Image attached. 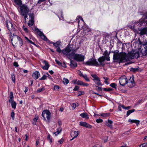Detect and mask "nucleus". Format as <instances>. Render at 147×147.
I'll list each match as a JSON object with an SVG mask.
<instances>
[{
  "label": "nucleus",
  "mask_w": 147,
  "mask_h": 147,
  "mask_svg": "<svg viewBox=\"0 0 147 147\" xmlns=\"http://www.w3.org/2000/svg\"><path fill=\"white\" fill-rule=\"evenodd\" d=\"M76 50L71 47H68L65 51H63V53L68 58L73 57V59L77 61L81 62L84 60V56L81 54H75Z\"/></svg>",
  "instance_id": "nucleus-1"
},
{
  "label": "nucleus",
  "mask_w": 147,
  "mask_h": 147,
  "mask_svg": "<svg viewBox=\"0 0 147 147\" xmlns=\"http://www.w3.org/2000/svg\"><path fill=\"white\" fill-rule=\"evenodd\" d=\"M119 51L116 50L112 52L114 53L113 57V61L115 62L120 63H123L127 61V54L125 53H119Z\"/></svg>",
  "instance_id": "nucleus-2"
},
{
  "label": "nucleus",
  "mask_w": 147,
  "mask_h": 147,
  "mask_svg": "<svg viewBox=\"0 0 147 147\" xmlns=\"http://www.w3.org/2000/svg\"><path fill=\"white\" fill-rule=\"evenodd\" d=\"M6 23V27L8 30L10 31V38L12 42L13 39V37L16 34V30L15 28L13 27V24L9 20H7Z\"/></svg>",
  "instance_id": "nucleus-3"
},
{
  "label": "nucleus",
  "mask_w": 147,
  "mask_h": 147,
  "mask_svg": "<svg viewBox=\"0 0 147 147\" xmlns=\"http://www.w3.org/2000/svg\"><path fill=\"white\" fill-rule=\"evenodd\" d=\"M18 11L20 15L28 14L30 10L28 6L25 5L23 4L20 6L18 7Z\"/></svg>",
  "instance_id": "nucleus-4"
},
{
  "label": "nucleus",
  "mask_w": 147,
  "mask_h": 147,
  "mask_svg": "<svg viewBox=\"0 0 147 147\" xmlns=\"http://www.w3.org/2000/svg\"><path fill=\"white\" fill-rule=\"evenodd\" d=\"M85 65L89 66H98L99 64L96 61V60L93 58H91L89 59L88 61L85 63Z\"/></svg>",
  "instance_id": "nucleus-5"
},
{
  "label": "nucleus",
  "mask_w": 147,
  "mask_h": 147,
  "mask_svg": "<svg viewBox=\"0 0 147 147\" xmlns=\"http://www.w3.org/2000/svg\"><path fill=\"white\" fill-rule=\"evenodd\" d=\"M146 23L147 25V12L144 14L142 18L140 19L138 22H135V24L140 25V26L142 25L143 23Z\"/></svg>",
  "instance_id": "nucleus-6"
},
{
  "label": "nucleus",
  "mask_w": 147,
  "mask_h": 147,
  "mask_svg": "<svg viewBox=\"0 0 147 147\" xmlns=\"http://www.w3.org/2000/svg\"><path fill=\"white\" fill-rule=\"evenodd\" d=\"M128 81L126 76L125 75L121 76L119 79V84L122 86H124L127 84Z\"/></svg>",
  "instance_id": "nucleus-7"
},
{
  "label": "nucleus",
  "mask_w": 147,
  "mask_h": 147,
  "mask_svg": "<svg viewBox=\"0 0 147 147\" xmlns=\"http://www.w3.org/2000/svg\"><path fill=\"white\" fill-rule=\"evenodd\" d=\"M42 115L45 120H46V118H47L48 120H50L51 117V113L48 110H44L42 112Z\"/></svg>",
  "instance_id": "nucleus-8"
},
{
  "label": "nucleus",
  "mask_w": 147,
  "mask_h": 147,
  "mask_svg": "<svg viewBox=\"0 0 147 147\" xmlns=\"http://www.w3.org/2000/svg\"><path fill=\"white\" fill-rule=\"evenodd\" d=\"M91 76L93 78V80L95 83L98 86H102L100 78L96 75L95 74H91Z\"/></svg>",
  "instance_id": "nucleus-9"
},
{
  "label": "nucleus",
  "mask_w": 147,
  "mask_h": 147,
  "mask_svg": "<svg viewBox=\"0 0 147 147\" xmlns=\"http://www.w3.org/2000/svg\"><path fill=\"white\" fill-rule=\"evenodd\" d=\"M34 30L36 31L37 34L39 35L42 39L45 41L47 40V37L44 34L43 32L40 31L38 28H35Z\"/></svg>",
  "instance_id": "nucleus-10"
},
{
  "label": "nucleus",
  "mask_w": 147,
  "mask_h": 147,
  "mask_svg": "<svg viewBox=\"0 0 147 147\" xmlns=\"http://www.w3.org/2000/svg\"><path fill=\"white\" fill-rule=\"evenodd\" d=\"M34 30L36 31L37 34L39 35L42 39L45 41L47 40V37L44 34L43 32L40 31L38 28H35Z\"/></svg>",
  "instance_id": "nucleus-11"
},
{
  "label": "nucleus",
  "mask_w": 147,
  "mask_h": 147,
  "mask_svg": "<svg viewBox=\"0 0 147 147\" xmlns=\"http://www.w3.org/2000/svg\"><path fill=\"white\" fill-rule=\"evenodd\" d=\"M142 45L144 48L141 51V53L143 56H145L147 55V41L145 42Z\"/></svg>",
  "instance_id": "nucleus-12"
},
{
  "label": "nucleus",
  "mask_w": 147,
  "mask_h": 147,
  "mask_svg": "<svg viewBox=\"0 0 147 147\" xmlns=\"http://www.w3.org/2000/svg\"><path fill=\"white\" fill-rule=\"evenodd\" d=\"M135 50H132L129 52L127 54V61L129 60V59H134L135 58L134 52Z\"/></svg>",
  "instance_id": "nucleus-13"
},
{
  "label": "nucleus",
  "mask_w": 147,
  "mask_h": 147,
  "mask_svg": "<svg viewBox=\"0 0 147 147\" xmlns=\"http://www.w3.org/2000/svg\"><path fill=\"white\" fill-rule=\"evenodd\" d=\"M74 84H77L78 85L83 86H88L89 85V84L86 83L84 82L78 80V81H77V80H75L74 82Z\"/></svg>",
  "instance_id": "nucleus-14"
},
{
  "label": "nucleus",
  "mask_w": 147,
  "mask_h": 147,
  "mask_svg": "<svg viewBox=\"0 0 147 147\" xmlns=\"http://www.w3.org/2000/svg\"><path fill=\"white\" fill-rule=\"evenodd\" d=\"M78 131L72 130L71 131L70 134L73 138L70 140L71 141L73 140L74 138H76L78 135Z\"/></svg>",
  "instance_id": "nucleus-15"
},
{
  "label": "nucleus",
  "mask_w": 147,
  "mask_h": 147,
  "mask_svg": "<svg viewBox=\"0 0 147 147\" xmlns=\"http://www.w3.org/2000/svg\"><path fill=\"white\" fill-rule=\"evenodd\" d=\"M80 125L82 126L86 127L88 128H91L92 126L86 122L81 121L80 123Z\"/></svg>",
  "instance_id": "nucleus-16"
},
{
  "label": "nucleus",
  "mask_w": 147,
  "mask_h": 147,
  "mask_svg": "<svg viewBox=\"0 0 147 147\" xmlns=\"http://www.w3.org/2000/svg\"><path fill=\"white\" fill-rule=\"evenodd\" d=\"M106 59L104 56H102L101 57L99 58L98 59V61L100 63V65H101L103 66H104L105 64L104 62L105 61Z\"/></svg>",
  "instance_id": "nucleus-17"
},
{
  "label": "nucleus",
  "mask_w": 147,
  "mask_h": 147,
  "mask_svg": "<svg viewBox=\"0 0 147 147\" xmlns=\"http://www.w3.org/2000/svg\"><path fill=\"white\" fill-rule=\"evenodd\" d=\"M139 31H140L139 33L140 35L142 36L146 34L147 33V28L145 27L143 29H141Z\"/></svg>",
  "instance_id": "nucleus-18"
},
{
  "label": "nucleus",
  "mask_w": 147,
  "mask_h": 147,
  "mask_svg": "<svg viewBox=\"0 0 147 147\" xmlns=\"http://www.w3.org/2000/svg\"><path fill=\"white\" fill-rule=\"evenodd\" d=\"M40 76L39 72L38 71H36L34 72L32 75V77L35 80H36Z\"/></svg>",
  "instance_id": "nucleus-19"
},
{
  "label": "nucleus",
  "mask_w": 147,
  "mask_h": 147,
  "mask_svg": "<svg viewBox=\"0 0 147 147\" xmlns=\"http://www.w3.org/2000/svg\"><path fill=\"white\" fill-rule=\"evenodd\" d=\"M103 55H104V57H105V58L107 61H110L109 54L108 53L107 50H105V51L104 53H103Z\"/></svg>",
  "instance_id": "nucleus-20"
},
{
  "label": "nucleus",
  "mask_w": 147,
  "mask_h": 147,
  "mask_svg": "<svg viewBox=\"0 0 147 147\" xmlns=\"http://www.w3.org/2000/svg\"><path fill=\"white\" fill-rule=\"evenodd\" d=\"M43 62L45 64V65L42 66V68L44 70H48L49 66L48 62L45 60Z\"/></svg>",
  "instance_id": "nucleus-21"
},
{
  "label": "nucleus",
  "mask_w": 147,
  "mask_h": 147,
  "mask_svg": "<svg viewBox=\"0 0 147 147\" xmlns=\"http://www.w3.org/2000/svg\"><path fill=\"white\" fill-rule=\"evenodd\" d=\"M128 121L132 123H135L137 125L140 124V121L139 120L136 119H129L128 120Z\"/></svg>",
  "instance_id": "nucleus-22"
},
{
  "label": "nucleus",
  "mask_w": 147,
  "mask_h": 147,
  "mask_svg": "<svg viewBox=\"0 0 147 147\" xmlns=\"http://www.w3.org/2000/svg\"><path fill=\"white\" fill-rule=\"evenodd\" d=\"M113 121L111 120H108V121L106 122V125L110 127L111 129H112V125Z\"/></svg>",
  "instance_id": "nucleus-23"
},
{
  "label": "nucleus",
  "mask_w": 147,
  "mask_h": 147,
  "mask_svg": "<svg viewBox=\"0 0 147 147\" xmlns=\"http://www.w3.org/2000/svg\"><path fill=\"white\" fill-rule=\"evenodd\" d=\"M57 14L60 20H64V18L63 17V16L62 14V11H61L60 12L58 13H57Z\"/></svg>",
  "instance_id": "nucleus-24"
},
{
  "label": "nucleus",
  "mask_w": 147,
  "mask_h": 147,
  "mask_svg": "<svg viewBox=\"0 0 147 147\" xmlns=\"http://www.w3.org/2000/svg\"><path fill=\"white\" fill-rule=\"evenodd\" d=\"M80 116L83 118H85L86 119H88L89 118L88 114L86 113H84L80 114Z\"/></svg>",
  "instance_id": "nucleus-25"
},
{
  "label": "nucleus",
  "mask_w": 147,
  "mask_h": 147,
  "mask_svg": "<svg viewBox=\"0 0 147 147\" xmlns=\"http://www.w3.org/2000/svg\"><path fill=\"white\" fill-rule=\"evenodd\" d=\"M70 66L71 67L74 68L77 66V64L74 61L70 59Z\"/></svg>",
  "instance_id": "nucleus-26"
},
{
  "label": "nucleus",
  "mask_w": 147,
  "mask_h": 147,
  "mask_svg": "<svg viewBox=\"0 0 147 147\" xmlns=\"http://www.w3.org/2000/svg\"><path fill=\"white\" fill-rule=\"evenodd\" d=\"M68 47H70V46H69L68 45L66 47L65 49H63L62 50H61V49H60V47H59L58 48H57V49H56V51L59 53H60L61 52L62 53V54L65 55V54L63 53V51H65L66 50V49Z\"/></svg>",
  "instance_id": "nucleus-27"
},
{
  "label": "nucleus",
  "mask_w": 147,
  "mask_h": 147,
  "mask_svg": "<svg viewBox=\"0 0 147 147\" xmlns=\"http://www.w3.org/2000/svg\"><path fill=\"white\" fill-rule=\"evenodd\" d=\"M14 2L19 5V6L22 5V1L21 0H14Z\"/></svg>",
  "instance_id": "nucleus-28"
},
{
  "label": "nucleus",
  "mask_w": 147,
  "mask_h": 147,
  "mask_svg": "<svg viewBox=\"0 0 147 147\" xmlns=\"http://www.w3.org/2000/svg\"><path fill=\"white\" fill-rule=\"evenodd\" d=\"M128 86L130 88L133 87L135 85V82H128Z\"/></svg>",
  "instance_id": "nucleus-29"
},
{
  "label": "nucleus",
  "mask_w": 147,
  "mask_h": 147,
  "mask_svg": "<svg viewBox=\"0 0 147 147\" xmlns=\"http://www.w3.org/2000/svg\"><path fill=\"white\" fill-rule=\"evenodd\" d=\"M34 20H30L29 21V22L28 23V24L29 26L31 27L34 24Z\"/></svg>",
  "instance_id": "nucleus-30"
},
{
  "label": "nucleus",
  "mask_w": 147,
  "mask_h": 147,
  "mask_svg": "<svg viewBox=\"0 0 147 147\" xmlns=\"http://www.w3.org/2000/svg\"><path fill=\"white\" fill-rule=\"evenodd\" d=\"M15 36L16 37L18 40L21 43V45H23V41L22 38L18 36L15 35V36Z\"/></svg>",
  "instance_id": "nucleus-31"
},
{
  "label": "nucleus",
  "mask_w": 147,
  "mask_h": 147,
  "mask_svg": "<svg viewBox=\"0 0 147 147\" xmlns=\"http://www.w3.org/2000/svg\"><path fill=\"white\" fill-rule=\"evenodd\" d=\"M110 115V113H104L101 114L100 116L104 117H109Z\"/></svg>",
  "instance_id": "nucleus-32"
},
{
  "label": "nucleus",
  "mask_w": 147,
  "mask_h": 147,
  "mask_svg": "<svg viewBox=\"0 0 147 147\" xmlns=\"http://www.w3.org/2000/svg\"><path fill=\"white\" fill-rule=\"evenodd\" d=\"M81 74L82 75V77H83V78L86 81L89 82L90 81V80L88 78V77L87 75L86 74H84V75L83 74Z\"/></svg>",
  "instance_id": "nucleus-33"
},
{
  "label": "nucleus",
  "mask_w": 147,
  "mask_h": 147,
  "mask_svg": "<svg viewBox=\"0 0 147 147\" xmlns=\"http://www.w3.org/2000/svg\"><path fill=\"white\" fill-rule=\"evenodd\" d=\"M103 78L105 80L104 82L107 85L109 84V82L108 81V80L109 79V78L106 77H104Z\"/></svg>",
  "instance_id": "nucleus-34"
},
{
  "label": "nucleus",
  "mask_w": 147,
  "mask_h": 147,
  "mask_svg": "<svg viewBox=\"0 0 147 147\" xmlns=\"http://www.w3.org/2000/svg\"><path fill=\"white\" fill-rule=\"evenodd\" d=\"M135 57L136 58H138L140 57L139 52L138 51H137L135 50L134 52Z\"/></svg>",
  "instance_id": "nucleus-35"
},
{
  "label": "nucleus",
  "mask_w": 147,
  "mask_h": 147,
  "mask_svg": "<svg viewBox=\"0 0 147 147\" xmlns=\"http://www.w3.org/2000/svg\"><path fill=\"white\" fill-rule=\"evenodd\" d=\"M63 82L64 84H67L69 83V81L67 79L64 78H63Z\"/></svg>",
  "instance_id": "nucleus-36"
},
{
  "label": "nucleus",
  "mask_w": 147,
  "mask_h": 147,
  "mask_svg": "<svg viewBox=\"0 0 147 147\" xmlns=\"http://www.w3.org/2000/svg\"><path fill=\"white\" fill-rule=\"evenodd\" d=\"M11 103V106L12 108H13L14 109H15L16 107V106L17 104L16 102L15 101Z\"/></svg>",
  "instance_id": "nucleus-37"
},
{
  "label": "nucleus",
  "mask_w": 147,
  "mask_h": 147,
  "mask_svg": "<svg viewBox=\"0 0 147 147\" xmlns=\"http://www.w3.org/2000/svg\"><path fill=\"white\" fill-rule=\"evenodd\" d=\"M135 111V109H132L128 110L127 113V115L128 116L130 114L134 112Z\"/></svg>",
  "instance_id": "nucleus-38"
},
{
  "label": "nucleus",
  "mask_w": 147,
  "mask_h": 147,
  "mask_svg": "<svg viewBox=\"0 0 147 147\" xmlns=\"http://www.w3.org/2000/svg\"><path fill=\"white\" fill-rule=\"evenodd\" d=\"M53 45L55 47L58 48L60 47V43L59 42H57L55 43H53Z\"/></svg>",
  "instance_id": "nucleus-39"
},
{
  "label": "nucleus",
  "mask_w": 147,
  "mask_h": 147,
  "mask_svg": "<svg viewBox=\"0 0 147 147\" xmlns=\"http://www.w3.org/2000/svg\"><path fill=\"white\" fill-rule=\"evenodd\" d=\"M25 38L26 40H27L28 43L36 45L31 40H29L27 37L25 36Z\"/></svg>",
  "instance_id": "nucleus-40"
},
{
  "label": "nucleus",
  "mask_w": 147,
  "mask_h": 147,
  "mask_svg": "<svg viewBox=\"0 0 147 147\" xmlns=\"http://www.w3.org/2000/svg\"><path fill=\"white\" fill-rule=\"evenodd\" d=\"M45 90V88L44 87H42L41 88H40L38 89V90H37V93H39Z\"/></svg>",
  "instance_id": "nucleus-41"
},
{
  "label": "nucleus",
  "mask_w": 147,
  "mask_h": 147,
  "mask_svg": "<svg viewBox=\"0 0 147 147\" xmlns=\"http://www.w3.org/2000/svg\"><path fill=\"white\" fill-rule=\"evenodd\" d=\"M30 20H34V14L33 13H30L28 14Z\"/></svg>",
  "instance_id": "nucleus-42"
},
{
  "label": "nucleus",
  "mask_w": 147,
  "mask_h": 147,
  "mask_svg": "<svg viewBox=\"0 0 147 147\" xmlns=\"http://www.w3.org/2000/svg\"><path fill=\"white\" fill-rule=\"evenodd\" d=\"M28 14H26L21 15L22 16L24 17L25 23H26V18H27Z\"/></svg>",
  "instance_id": "nucleus-43"
},
{
  "label": "nucleus",
  "mask_w": 147,
  "mask_h": 147,
  "mask_svg": "<svg viewBox=\"0 0 147 147\" xmlns=\"http://www.w3.org/2000/svg\"><path fill=\"white\" fill-rule=\"evenodd\" d=\"M110 86H111V87L115 88V89H116V87L117 86V85L114 83H111L110 85Z\"/></svg>",
  "instance_id": "nucleus-44"
},
{
  "label": "nucleus",
  "mask_w": 147,
  "mask_h": 147,
  "mask_svg": "<svg viewBox=\"0 0 147 147\" xmlns=\"http://www.w3.org/2000/svg\"><path fill=\"white\" fill-rule=\"evenodd\" d=\"M84 31L86 32H89L91 31V29L87 27L84 29Z\"/></svg>",
  "instance_id": "nucleus-45"
},
{
  "label": "nucleus",
  "mask_w": 147,
  "mask_h": 147,
  "mask_svg": "<svg viewBox=\"0 0 147 147\" xmlns=\"http://www.w3.org/2000/svg\"><path fill=\"white\" fill-rule=\"evenodd\" d=\"M11 80L12 82L15 83V75L13 74H12L11 75Z\"/></svg>",
  "instance_id": "nucleus-46"
},
{
  "label": "nucleus",
  "mask_w": 147,
  "mask_h": 147,
  "mask_svg": "<svg viewBox=\"0 0 147 147\" xmlns=\"http://www.w3.org/2000/svg\"><path fill=\"white\" fill-rule=\"evenodd\" d=\"M121 107L124 109H126V110H128V109H130L131 108V107L130 106H128L127 107H125L124 105H122L121 106Z\"/></svg>",
  "instance_id": "nucleus-47"
},
{
  "label": "nucleus",
  "mask_w": 147,
  "mask_h": 147,
  "mask_svg": "<svg viewBox=\"0 0 147 147\" xmlns=\"http://www.w3.org/2000/svg\"><path fill=\"white\" fill-rule=\"evenodd\" d=\"M22 28L25 32L28 33L29 31L27 27H25L24 25H23Z\"/></svg>",
  "instance_id": "nucleus-48"
},
{
  "label": "nucleus",
  "mask_w": 147,
  "mask_h": 147,
  "mask_svg": "<svg viewBox=\"0 0 147 147\" xmlns=\"http://www.w3.org/2000/svg\"><path fill=\"white\" fill-rule=\"evenodd\" d=\"M128 82H134V78L133 77V76H132V77H131L130 79L128 81Z\"/></svg>",
  "instance_id": "nucleus-49"
},
{
  "label": "nucleus",
  "mask_w": 147,
  "mask_h": 147,
  "mask_svg": "<svg viewBox=\"0 0 147 147\" xmlns=\"http://www.w3.org/2000/svg\"><path fill=\"white\" fill-rule=\"evenodd\" d=\"M38 115H35V117L33 119V121L35 123L36 122L37 120H38Z\"/></svg>",
  "instance_id": "nucleus-50"
},
{
  "label": "nucleus",
  "mask_w": 147,
  "mask_h": 147,
  "mask_svg": "<svg viewBox=\"0 0 147 147\" xmlns=\"http://www.w3.org/2000/svg\"><path fill=\"white\" fill-rule=\"evenodd\" d=\"M95 87L96 88V90H97L98 91H101L102 90V88L101 87H99L97 86H95Z\"/></svg>",
  "instance_id": "nucleus-51"
},
{
  "label": "nucleus",
  "mask_w": 147,
  "mask_h": 147,
  "mask_svg": "<svg viewBox=\"0 0 147 147\" xmlns=\"http://www.w3.org/2000/svg\"><path fill=\"white\" fill-rule=\"evenodd\" d=\"M96 121L97 123H99L102 122L103 120L100 119H98L96 120Z\"/></svg>",
  "instance_id": "nucleus-52"
},
{
  "label": "nucleus",
  "mask_w": 147,
  "mask_h": 147,
  "mask_svg": "<svg viewBox=\"0 0 147 147\" xmlns=\"http://www.w3.org/2000/svg\"><path fill=\"white\" fill-rule=\"evenodd\" d=\"M55 62H56V63L59 66H62V63L61 62H60V61H58L56 59H55Z\"/></svg>",
  "instance_id": "nucleus-53"
},
{
  "label": "nucleus",
  "mask_w": 147,
  "mask_h": 147,
  "mask_svg": "<svg viewBox=\"0 0 147 147\" xmlns=\"http://www.w3.org/2000/svg\"><path fill=\"white\" fill-rule=\"evenodd\" d=\"M45 0H39L37 3V5H39L42 2L45 1Z\"/></svg>",
  "instance_id": "nucleus-54"
},
{
  "label": "nucleus",
  "mask_w": 147,
  "mask_h": 147,
  "mask_svg": "<svg viewBox=\"0 0 147 147\" xmlns=\"http://www.w3.org/2000/svg\"><path fill=\"white\" fill-rule=\"evenodd\" d=\"M103 90L104 91H112L113 90L111 88H104L103 89Z\"/></svg>",
  "instance_id": "nucleus-55"
},
{
  "label": "nucleus",
  "mask_w": 147,
  "mask_h": 147,
  "mask_svg": "<svg viewBox=\"0 0 147 147\" xmlns=\"http://www.w3.org/2000/svg\"><path fill=\"white\" fill-rule=\"evenodd\" d=\"M131 70L133 72H135L138 71V68H131Z\"/></svg>",
  "instance_id": "nucleus-56"
},
{
  "label": "nucleus",
  "mask_w": 147,
  "mask_h": 147,
  "mask_svg": "<svg viewBox=\"0 0 147 147\" xmlns=\"http://www.w3.org/2000/svg\"><path fill=\"white\" fill-rule=\"evenodd\" d=\"M47 78V76H46L44 75L41 78L39 79V80H45Z\"/></svg>",
  "instance_id": "nucleus-57"
},
{
  "label": "nucleus",
  "mask_w": 147,
  "mask_h": 147,
  "mask_svg": "<svg viewBox=\"0 0 147 147\" xmlns=\"http://www.w3.org/2000/svg\"><path fill=\"white\" fill-rule=\"evenodd\" d=\"M147 144L146 143H144L141 144L139 146V147H146Z\"/></svg>",
  "instance_id": "nucleus-58"
},
{
  "label": "nucleus",
  "mask_w": 147,
  "mask_h": 147,
  "mask_svg": "<svg viewBox=\"0 0 147 147\" xmlns=\"http://www.w3.org/2000/svg\"><path fill=\"white\" fill-rule=\"evenodd\" d=\"M84 94V92L83 91H78V96H80L82 95L83 94Z\"/></svg>",
  "instance_id": "nucleus-59"
},
{
  "label": "nucleus",
  "mask_w": 147,
  "mask_h": 147,
  "mask_svg": "<svg viewBox=\"0 0 147 147\" xmlns=\"http://www.w3.org/2000/svg\"><path fill=\"white\" fill-rule=\"evenodd\" d=\"M9 98H13V93L12 92H10V93L9 94Z\"/></svg>",
  "instance_id": "nucleus-60"
},
{
  "label": "nucleus",
  "mask_w": 147,
  "mask_h": 147,
  "mask_svg": "<svg viewBox=\"0 0 147 147\" xmlns=\"http://www.w3.org/2000/svg\"><path fill=\"white\" fill-rule=\"evenodd\" d=\"M59 88V87L58 86L56 85L54 86V90H58Z\"/></svg>",
  "instance_id": "nucleus-61"
},
{
  "label": "nucleus",
  "mask_w": 147,
  "mask_h": 147,
  "mask_svg": "<svg viewBox=\"0 0 147 147\" xmlns=\"http://www.w3.org/2000/svg\"><path fill=\"white\" fill-rule=\"evenodd\" d=\"M79 88V87L78 86H76L73 89L74 91H77Z\"/></svg>",
  "instance_id": "nucleus-62"
},
{
  "label": "nucleus",
  "mask_w": 147,
  "mask_h": 147,
  "mask_svg": "<svg viewBox=\"0 0 147 147\" xmlns=\"http://www.w3.org/2000/svg\"><path fill=\"white\" fill-rule=\"evenodd\" d=\"M15 115V113L14 112L12 111L11 112V117L13 118V119L14 118V116Z\"/></svg>",
  "instance_id": "nucleus-63"
},
{
  "label": "nucleus",
  "mask_w": 147,
  "mask_h": 147,
  "mask_svg": "<svg viewBox=\"0 0 147 147\" xmlns=\"http://www.w3.org/2000/svg\"><path fill=\"white\" fill-rule=\"evenodd\" d=\"M13 65L14 66L18 67L19 66V65L17 62H15L13 63Z\"/></svg>",
  "instance_id": "nucleus-64"
}]
</instances>
